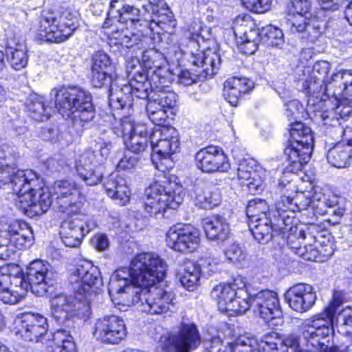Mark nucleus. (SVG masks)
<instances>
[{
  "label": "nucleus",
  "mask_w": 352,
  "mask_h": 352,
  "mask_svg": "<svg viewBox=\"0 0 352 352\" xmlns=\"http://www.w3.org/2000/svg\"><path fill=\"white\" fill-rule=\"evenodd\" d=\"M12 242L16 245L17 249L30 247L34 242V233L32 228L28 225L15 236L10 238Z\"/></svg>",
  "instance_id": "47"
},
{
  "label": "nucleus",
  "mask_w": 352,
  "mask_h": 352,
  "mask_svg": "<svg viewBox=\"0 0 352 352\" xmlns=\"http://www.w3.org/2000/svg\"><path fill=\"white\" fill-rule=\"evenodd\" d=\"M245 283L243 278H234L232 283H220L212 288L211 297L218 304L219 309L223 310L226 305L240 293H245Z\"/></svg>",
  "instance_id": "27"
},
{
  "label": "nucleus",
  "mask_w": 352,
  "mask_h": 352,
  "mask_svg": "<svg viewBox=\"0 0 352 352\" xmlns=\"http://www.w3.org/2000/svg\"><path fill=\"white\" fill-rule=\"evenodd\" d=\"M282 233L283 234V237L285 239L287 245L301 239L303 241H307L309 247L311 248L312 243H315L316 241L315 235L309 228L307 231H305L291 224L287 226L286 232Z\"/></svg>",
  "instance_id": "42"
},
{
  "label": "nucleus",
  "mask_w": 352,
  "mask_h": 352,
  "mask_svg": "<svg viewBox=\"0 0 352 352\" xmlns=\"http://www.w3.org/2000/svg\"><path fill=\"white\" fill-rule=\"evenodd\" d=\"M198 41L192 38L187 44L188 52L192 54L191 63L197 69L201 78L212 77L217 74L221 65V56L215 50H208L206 52L199 50Z\"/></svg>",
  "instance_id": "14"
},
{
  "label": "nucleus",
  "mask_w": 352,
  "mask_h": 352,
  "mask_svg": "<svg viewBox=\"0 0 352 352\" xmlns=\"http://www.w3.org/2000/svg\"><path fill=\"white\" fill-rule=\"evenodd\" d=\"M120 129L126 147L131 153H140L148 146V132L144 125L135 124L131 117H124Z\"/></svg>",
  "instance_id": "18"
},
{
  "label": "nucleus",
  "mask_w": 352,
  "mask_h": 352,
  "mask_svg": "<svg viewBox=\"0 0 352 352\" xmlns=\"http://www.w3.org/2000/svg\"><path fill=\"white\" fill-rule=\"evenodd\" d=\"M219 259L207 258L201 260L199 264L188 261L184 269L177 274L181 285L188 291H194L198 286L200 276L206 278L217 272Z\"/></svg>",
  "instance_id": "12"
},
{
  "label": "nucleus",
  "mask_w": 352,
  "mask_h": 352,
  "mask_svg": "<svg viewBox=\"0 0 352 352\" xmlns=\"http://www.w3.org/2000/svg\"><path fill=\"white\" fill-rule=\"evenodd\" d=\"M26 274L31 283L32 292L38 296L48 292V285H52V280L57 275L47 262L41 260L31 262L26 269Z\"/></svg>",
  "instance_id": "16"
},
{
  "label": "nucleus",
  "mask_w": 352,
  "mask_h": 352,
  "mask_svg": "<svg viewBox=\"0 0 352 352\" xmlns=\"http://www.w3.org/2000/svg\"><path fill=\"white\" fill-rule=\"evenodd\" d=\"M27 225L28 223L22 220H11L7 223V227L5 230L1 232H6V236L12 238L18 232H21V230Z\"/></svg>",
  "instance_id": "62"
},
{
  "label": "nucleus",
  "mask_w": 352,
  "mask_h": 352,
  "mask_svg": "<svg viewBox=\"0 0 352 352\" xmlns=\"http://www.w3.org/2000/svg\"><path fill=\"white\" fill-rule=\"evenodd\" d=\"M196 205L204 209H212L221 200L218 189L214 186H205L195 189Z\"/></svg>",
  "instance_id": "37"
},
{
  "label": "nucleus",
  "mask_w": 352,
  "mask_h": 352,
  "mask_svg": "<svg viewBox=\"0 0 352 352\" xmlns=\"http://www.w3.org/2000/svg\"><path fill=\"white\" fill-rule=\"evenodd\" d=\"M197 74L199 72L195 67L190 68V70L183 71L179 76L180 82L184 85L195 83L201 79V76Z\"/></svg>",
  "instance_id": "59"
},
{
  "label": "nucleus",
  "mask_w": 352,
  "mask_h": 352,
  "mask_svg": "<svg viewBox=\"0 0 352 352\" xmlns=\"http://www.w3.org/2000/svg\"><path fill=\"white\" fill-rule=\"evenodd\" d=\"M78 26L76 11L72 8H63L58 19L52 16L42 17L40 34L53 43L66 41Z\"/></svg>",
  "instance_id": "10"
},
{
  "label": "nucleus",
  "mask_w": 352,
  "mask_h": 352,
  "mask_svg": "<svg viewBox=\"0 0 352 352\" xmlns=\"http://www.w3.org/2000/svg\"><path fill=\"white\" fill-rule=\"evenodd\" d=\"M54 192L63 212L76 213L84 199L75 182L58 180L54 184Z\"/></svg>",
  "instance_id": "17"
},
{
  "label": "nucleus",
  "mask_w": 352,
  "mask_h": 352,
  "mask_svg": "<svg viewBox=\"0 0 352 352\" xmlns=\"http://www.w3.org/2000/svg\"><path fill=\"white\" fill-rule=\"evenodd\" d=\"M6 52L10 64L14 69L21 70L27 66L28 56L26 47L23 45L16 43L14 47L10 43H8Z\"/></svg>",
  "instance_id": "40"
},
{
  "label": "nucleus",
  "mask_w": 352,
  "mask_h": 352,
  "mask_svg": "<svg viewBox=\"0 0 352 352\" xmlns=\"http://www.w3.org/2000/svg\"><path fill=\"white\" fill-rule=\"evenodd\" d=\"M198 229L190 224L177 223L166 233L167 245L177 252H192L198 246L200 238Z\"/></svg>",
  "instance_id": "13"
},
{
  "label": "nucleus",
  "mask_w": 352,
  "mask_h": 352,
  "mask_svg": "<svg viewBox=\"0 0 352 352\" xmlns=\"http://www.w3.org/2000/svg\"><path fill=\"white\" fill-rule=\"evenodd\" d=\"M131 2V0H129ZM148 12L153 14L152 21L162 30L175 25V20L172 11L164 0H138Z\"/></svg>",
  "instance_id": "26"
},
{
  "label": "nucleus",
  "mask_w": 352,
  "mask_h": 352,
  "mask_svg": "<svg viewBox=\"0 0 352 352\" xmlns=\"http://www.w3.org/2000/svg\"><path fill=\"white\" fill-rule=\"evenodd\" d=\"M246 214L249 220H256L260 217L271 215L270 206L265 199H253L248 202Z\"/></svg>",
  "instance_id": "43"
},
{
  "label": "nucleus",
  "mask_w": 352,
  "mask_h": 352,
  "mask_svg": "<svg viewBox=\"0 0 352 352\" xmlns=\"http://www.w3.org/2000/svg\"><path fill=\"white\" fill-rule=\"evenodd\" d=\"M290 138L284 149L287 160L295 168L300 169L308 163L313 151L311 129L300 122L290 124Z\"/></svg>",
  "instance_id": "9"
},
{
  "label": "nucleus",
  "mask_w": 352,
  "mask_h": 352,
  "mask_svg": "<svg viewBox=\"0 0 352 352\" xmlns=\"http://www.w3.org/2000/svg\"><path fill=\"white\" fill-rule=\"evenodd\" d=\"M76 167L79 177L87 185L94 186L101 182L102 177V167H98L97 169L80 164H77Z\"/></svg>",
  "instance_id": "44"
},
{
  "label": "nucleus",
  "mask_w": 352,
  "mask_h": 352,
  "mask_svg": "<svg viewBox=\"0 0 352 352\" xmlns=\"http://www.w3.org/2000/svg\"><path fill=\"white\" fill-rule=\"evenodd\" d=\"M93 335L101 342L116 344L125 338L126 331L122 318L114 315L105 316L96 320Z\"/></svg>",
  "instance_id": "15"
},
{
  "label": "nucleus",
  "mask_w": 352,
  "mask_h": 352,
  "mask_svg": "<svg viewBox=\"0 0 352 352\" xmlns=\"http://www.w3.org/2000/svg\"><path fill=\"white\" fill-rule=\"evenodd\" d=\"M114 71L98 70L91 71V82L94 87H102L112 82V74Z\"/></svg>",
  "instance_id": "56"
},
{
  "label": "nucleus",
  "mask_w": 352,
  "mask_h": 352,
  "mask_svg": "<svg viewBox=\"0 0 352 352\" xmlns=\"http://www.w3.org/2000/svg\"><path fill=\"white\" fill-rule=\"evenodd\" d=\"M226 82H227V86L245 93L249 91L252 88L251 81L246 78L232 77L228 78Z\"/></svg>",
  "instance_id": "57"
},
{
  "label": "nucleus",
  "mask_w": 352,
  "mask_h": 352,
  "mask_svg": "<svg viewBox=\"0 0 352 352\" xmlns=\"http://www.w3.org/2000/svg\"><path fill=\"white\" fill-rule=\"evenodd\" d=\"M50 302L52 318L58 324L66 328L73 327L71 319L76 310V298L65 294H58L51 298Z\"/></svg>",
  "instance_id": "22"
},
{
  "label": "nucleus",
  "mask_w": 352,
  "mask_h": 352,
  "mask_svg": "<svg viewBox=\"0 0 352 352\" xmlns=\"http://www.w3.org/2000/svg\"><path fill=\"white\" fill-rule=\"evenodd\" d=\"M104 160L97 149L87 151L80 156L78 164L86 165L88 167L97 168L102 167Z\"/></svg>",
  "instance_id": "51"
},
{
  "label": "nucleus",
  "mask_w": 352,
  "mask_h": 352,
  "mask_svg": "<svg viewBox=\"0 0 352 352\" xmlns=\"http://www.w3.org/2000/svg\"><path fill=\"white\" fill-rule=\"evenodd\" d=\"M21 328L19 330L25 340L43 342L47 331V319L39 314L31 313L23 316Z\"/></svg>",
  "instance_id": "25"
},
{
  "label": "nucleus",
  "mask_w": 352,
  "mask_h": 352,
  "mask_svg": "<svg viewBox=\"0 0 352 352\" xmlns=\"http://www.w3.org/2000/svg\"><path fill=\"white\" fill-rule=\"evenodd\" d=\"M252 11L261 13L268 10L270 8V0H250L244 3Z\"/></svg>",
  "instance_id": "63"
},
{
  "label": "nucleus",
  "mask_w": 352,
  "mask_h": 352,
  "mask_svg": "<svg viewBox=\"0 0 352 352\" xmlns=\"http://www.w3.org/2000/svg\"><path fill=\"white\" fill-rule=\"evenodd\" d=\"M335 247L333 241H327L324 246L315 245L314 248L311 247V251L316 252L314 258H309V261H323L330 258L334 253Z\"/></svg>",
  "instance_id": "55"
},
{
  "label": "nucleus",
  "mask_w": 352,
  "mask_h": 352,
  "mask_svg": "<svg viewBox=\"0 0 352 352\" xmlns=\"http://www.w3.org/2000/svg\"><path fill=\"white\" fill-rule=\"evenodd\" d=\"M225 256L232 262L239 261L244 258L243 252L239 244L233 243L228 247L225 250Z\"/></svg>",
  "instance_id": "60"
},
{
  "label": "nucleus",
  "mask_w": 352,
  "mask_h": 352,
  "mask_svg": "<svg viewBox=\"0 0 352 352\" xmlns=\"http://www.w3.org/2000/svg\"><path fill=\"white\" fill-rule=\"evenodd\" d=\"M25 107L32 119L43 122L49 118L48 106L45 105L43 97L36 94H30L26 99Z\"/></svg>",
  "instance_id": "38"
},
{
  "label": "nucleus",
  "mask_w": 352,
  "mask_h": 352,
  "mask_svg": "<svg viewBox=\"0 0 352 352\" xmlns=\"http://www.w3.org/2000/svg\"><path fill=\"white\" fill-rule=\"evenodd\" d=\"M251 164L254 162L248 160L240 162L237 168L238 179L250 190L257 191L261 188L263 181Z\"/></svg>",
  "instance_id": "34"
},
{
  "label": "nucleus",
  "mask_w": 352,
  "mask_h": 352,
  "mask_svg": "<svg viewBox=\"0 0 352 352\" xmlns=\"http://www.w3.org/2000/svg\"><path fill=\"white\" fill-rule=\"evenodd\" d=\"M331 64L325 60L316 63L309 79L304 86L309 93H319L324 87V93L327 96L337 97L343 94L352 95V72L340 70L333 73L330 78L328 74Z\"/></svg>",
  "instance_id": "5"
},
{
  "label": "nucleus",
  "mask_w": 352,
  "mask_h": 352,
  "mask_svg": "<svg viewBox=\"0 0 352 352\" xmlns=\"http://www.w3.org/2000/svg\"><path fill=\"white\" fill-rule=\"evenodd\" d=\"M296 198L294 199L287 196H281L280 199L276 203V212L278 214V221H281L282 224L287 227L291 224H294V214L296 210L306 209L309 205L310 201L307 199L305 204H298Z\"/></svg>",
  "instance_id": "30"
},
{
  "label": "nucleus",
  "mask_w": 352,
  "mask_h": 352,
  "mask_svg": "<svg viewBox=\"0 0 352 352\" xmlns=\"http://www.w3.org/2000/svg\"><path fill=\"white\" fill-rule=\"evenodd\" d=\"M129 25L135 28L141 25L139 8L129 0H111L107 17L102 25L105 34L110 40H115L116 45L142 49L144 37L130 31Z\"/></svg>",
  "instance_id": "3"
},
{
  "label": "nucleus",
  "mask_w": 352,
  "mask_h": 352,
  "mask_svg": "<svg viewBox=\"0 0 352 352\" xmlns=\"http://www.w3.org/2000/svg\"><path fill=\"white\" fill-rule=\"evenodd\" d=\"M147 114L149 120L158 126L149 138L153 151L152 160L157 157L166 159L179 149V133L173 127L161 126L168 118L166 111Z\"/></svg>",
  "instance_id": "6"
},
{
  "label": "nucleus",
  "mask_w": 352,
  "mask_h": 352,
  "mask_svg": "<svg viewBox=\"0 0 352 352\" xmlns=\"http://www.w3.org/2000/svg\"><path fill=\"white\" fill-rule=\"evenodd\" d=\"M7 233L5 232H0V259L8 260L13 256L16 250V245H14L9 237L6 236Z\"/></svg>",
  "instance_id": "54"
},
{
  "label": "nucleus",
  "mask_w": 352,
  "mask_h": 352,
  "mask_svg": "<svg viewBox=\"0 0 352 352\" xmlns=\"http://www.w3.org/2000/svg\"><path fill=\"white\" fill-rule=\"evenodd\" d=\"M114 71V66L109 56L103 52H96L92 58L91 71Z\"/></svg>",
  "instance_id": "50"
},
{
  "label": "nucleus",
  "mask_w": 352,
  "mask_h": 352,
  "mask_svg": "<svg viewBox=\"0 0 352 352\" xmlns=\"http://www.w3.org/2000/svg\"><path fill=\"white\" fill-rule=\"evenodd\" d=\"M275 223L270 225H261L260 226L254 224L249 227L254 238L261 243H266L274 236L273 233L279 231L285 232L287 227L278 221L277 218H274Z\"/></svg>",
  "instance_id": "36"
},
{
  "label": "nucleus",
  "mask_w": 352,
  "mask_h": 352,
  "mask_svg": "<svg viewBox=\"0 0 352 352\" xmlns=\"http://www.w3.org/2000/svg\"><path fill=\"white\" fill-rule=\"evenodd\" d=\"M133 95L135 96V92L131 90V87L129 85H123L121 87L114 88V85L111 84L109 90V104L112 109H122L131 105Z\"/></svg>",
  "instance_id": "35"
},
{
  "label": "nucleus",
  "mask_w": 352,
  "mask_h": 352,
  "mask_svg": "<svg viewBox=\"0 0 352 352\" xmlns=\"http://www.w3.org/2000/svg\"><path fill=\"white\" fill-rule=\"evenodd\" d=\"M104 186L107 195L112 199L120 200L122 204L129 201L130 192L123 177L112 173L105 180Z\"/></svg>",
  "instance_id": "31"
},
{
  "label": "nucleus",
  "mask_w": 352,
  "mask_h": 352,
  "mask_svg": "<svg viewBox=\"0 0 352 352\" xmlns=\"http://www.w3.org/2000/svg\"><path fill=\"white\" fill-rule=\"evenodd\" d=\"M175 194L173 199H155L143 197L144 208L150 216L161 214L166 208L177 209L183 202L185 192L182 185L176 182H169V191Z\"/></svg>",
  "instance_id": "23"
},
{
  "label": "nucleus",
  "mask_w": 352,
  "mask_h": 352,
  "mask_svg": "<svg viewBox=\"0 0 352 352\" xmlns=\"http://www.w3.org/2000/svg\"><path fill=\"white\" fill-rule=\"evenodd\" d=\"M302 336L307 342V350L311 352H352V344L343 350L329 347L322 340L329 335L331 329L340 334H352V307L338 310L334 302L323 313L306 319L303 322Z\"/></svg>",
  "instance_id": "2"
},
{
  "label": "nucleus",
  "mask_w": 352,
  "mask_h": 352,
  "mask_svg": "<svg viewBox=\"0 0 352 352\" xmlns=\"http://www.w3.org/2000/svg\"><path fill=\"white\" fill-rule=\"evenodd\" d=\"M166 272V263L153 253H142L131 261V267L117 270L109 283L110 296L118 294L128 306L142 312L162 315L173 307L174 294L155 287Z\"/></svg>",
  "instance_id": "1"
},
{
  "label": "nucleus",
  "mask_w": 352,
  "mask_h": 352,
  "mask_svg": "<svg viewBox=\"0 0 352 352\" xmlns=\"http://www.w3.org/2000/svg\"><path fill=\"white\" fill-rule=\"evenodd\" d=\"M139 162V158L134 153H126L120 160L117 168L122 170L135 168Z\"/></svg>",
  "instance_id": "58"
},
{
  "label": "nucleus",
  "mask_w": 352,
  "mask_h": 352,
  "mask_svg": "<svg viewBox=\"0 0 352 352\" xmlns=\"http://www.w3.org/2000/svg\"><path fill=\"white\" fill-rule=\"evenodd\" d=\"M226 345L219 338H213L210 342L208 352H232L231 342H226Z\"/></svg>",
  "instance_id": "64"
},
{
  "label": "nucleus",
  "mask_w": 352,
  "mask_h": 352,
  "mask_svg": "<svg viewBox=\"0 0 352 352\" xmlns=\"http://www.w3.org/2000/svg\"><path fill=\"white\" fill-rule=\"evenodd\" d=\"M203 227L208 239L212 241L226 240L230 234L229 223L221 216L208 217L203 220Z\"/></svg>",
  "instance_id": "28"
},
{
  "label": "nucleus",
  "mask_w": 352,
  "mask_h": 352,
  "mask_svg": "<svg viewBox=\"0 0 352 352\" xmlns=\"http://www.w3.org/2000/svg\"><path fill=\"white\" fill-rule=\"evenodd\" d=\"M310 8L309 0H292L285 28L292 34L313 43L320 35L321 31L318 20L310 18Z\"/></svg>",
  "instance_id": "7"
},
{
  "label": "nucleus",
  "mask_w": 352,
  "mask_h": 352,
  "mask_svg": "<svg viewBox=\"0 0 352 352\" xmlns=\"http://www.w3.org/2000/svg\"><path fill=\"white\" fill-rule=\"evenodd\" d=\"M80 219L65 220L60 226V238L65 246L78 247L84 236L93 228Z\"/></svg>",
  "instance_id": "24"
},
{
  "label": "nucleus",
  "mask_w": 352,
  "mask_h": 352,
  "mask_svg": "<svg viewBox=\"0 0 352 352\" xmlns=\"http://www.w3.org/2000/svg\"><path fill=\"white\" fill-rule=\"evenodd\" d=\"M196 325L182 322L177 331L171 332L163 341L162 352H190L200 344Z\"/></svg>",
  "instance_id": "11"
},
{
  "label": "nucleus",
  "mask_w": 352,
  "mask_h": 352,
  "mask_svg": "<svg viewBox=\"0 0 352 352\" xmlns=\"http://www.w3.org/2000/svg\"><path fill=\"white\" fill-rule=\"evenodd\" d=\"M138 69L137 71H130L129 73V76H131L129 80V85L131 87V90L135 92V96L138 98H148V94L147 92V89L148 85H151V78L150 81L148 82V75L142 69L138 63Z\"/></svg>",
  "instance_id": "39"
},
{
  "label": "nucleus",
  "mask_w": 352,
  "mask_h": 352,
  "mask_svg": "<svg viewBox=\"0 0 352 352\" xmlns=\"http://www.w3.org/2000/svg\"><path fill=\"white\" fill-rule=\"evenodd\" d=\"M241 294L242 293H240L232 298L222 311H232L237 314L245 313L250 308V296L247 300L245 298L241 297Z\"/></svg>",
  "instance_id": "48"
},
{
  "label": "nucleus",
  "mask_w": 352,
  "mask_h": 352,
  "mask_svg": "<svg viewBox=\"0 0 352 352\" xmlns=\"http://www.w3.org/2000/svg\"><path fill=\"white\" fill-rule=\"evenodd\" d=\"M263 34L267 38L268 45L279 47L284 43V36L282 30L274 26H267L263 30Z\"/></svg>",
  "instance_id": "52"
},
{
  "label": "nucleus",
  "mask_w": 352,
  "mask_h": 352,
  "mask_svg": "<svg viewBox=\"0 0 352 352\" xmlns=\"http://www.w3.org/2000/svg\"><path fill=\"white\" fill-rule=\"evenodd\" d=\"M17 267L12 265H4L0 267V299L3 302L4 293H10L11 272Z\"/></svg>",
  "instance_id": "49"
},
{
  "label": "nucleus",
  "mask_w": 352,
  "mask_h": 352,
  "mask_svg": "<svg viewBox=\"0 0 352 352\" xmlns=\"http://www.w3.org/2000/svg\"><path fill=\"white\" fill-rule=\"evenodd\" d=\"M250 307L265 320L278 317L280 314L279 300L276 292L261 290L250 294Z\"/></svg>",
  "instance_id": "21"
},
{
  "label": "nucleus",
  "mask_w": 352,
  "mask_h": 352,
  "mask_svg": "<svg viewBox=\"0 0 352 352\" xmlns=\"http://www.w3.org/2000/svg\"><path fill=\"white\" fill-rule=\"evenodd\" d=\"M285 297L289 307L300 314L309 311L317 299L314 287L306 283L293 285L286 292Z\"/></svg>",
  "instance_id": "19"
},
{
  "label": "nucleus",
  "mask_w": 352,
  "mask_h": 352,
  "mask_svg": "<svg viewBox=\"0 0 352 352\" xmlns=\"http://www.w3.org/2000/svg\"><path fill=\"white\" fill-rule=\"evenodd\" d=\"M69 283L76 298L85 302L91 301L102 286L99 269L86 260L80 261L72 270Z\"/></svg>",
  "instance_id": "8"
},
{
  "label": "nucleus",
  "mask_w": 352,
  "mask_h": 352,
  "mask_svg": "<svg viewBox=\"0 0 352 352\" xmlns=\"http://www.w3.org/2000/svg\"><path fill=\"white\" fill-rule=\"evenodd\" d=\"M351 157L352 155H351L350 150L342 142L337 143L330 148L327 155L329 163L337 168L345 167Z\"/></svg>",
  "instance_id": "41"
},
{
  "label": "nucleus",
  "mask_w": 352,
  "mask_h": 352,
  "mask_svg": "<svg viewBox=\"0 0 352 352\" xmlns=\"http://www.w3.org/2000/svg\"><path fill=\"white\" fill-rule=\"evenodd\" d=\"M69 329L60 328L48 336L46 344L50 352H76V344Z\"/></svg>",
  "instance_id": "29"
},
{
  "label": "nucleus",
  "mask_w": 352,
  "mask_h": 352,
  "mask_svg": "<svg viewBox=\"0 0 352 352\" xmlns=\"http://www.w3.org/2000/svg\"><path fill=\"white\" fill-rule=\"evenodd\" d=\"M223 93L225 98L232 106H236L239 100L243 94H245L243 91L232 89V87L227 86V82L224 83Z\"/></svg>",
  "instance_id": "61"
},
{
  "label": "nucleus",
  "mask_w": 352,
  "mask_h": 352,
  "mask_svg": "<svg viewBox=\"0 0 352 352\" xmlns=\"http://www.w3.org/2000/svg\"><path fill=\"white\" fill-rule=\"evenodd\" d=\"M169 191V184L167 186L162 185L160 182H155L146 188L144 197L155 198V199H173L175 194Z\"/></svg>",
  "instance_id": "45"
},
{
  "label": "nucleus",
  "mask_w": 352,
  "mask_h": 352,
  "mask_svg": "<svg viewBox=\"0 0 352 352\" xmlns=\"http://www.w3.org/2000/svg\"><path fill=\"white\" fill-rule=\"evenodd\" d=\"M52 92H55V107L59 114L71 119L77 133L82 132L96 116L91 94L75 86L54 89Z\"/></svg>",
  "instance_id": "4"
},
{
  "label": "nucleus",
  "mask_w": 352,
  "mask_h": 352,
  "mask_svg": "<svg viewBox=\"0 0 352 352\" xmlns=\"http://www.w3.org/2000/svg\"><path fill=\"white\" fill-rule=\"evenodd\" d=\"M287 246L295 254L307 261L309 258H314L316 252L315 251L311 252L307 241H303L301 239L290 243Z\"/></svg>",
  "instance_id": "53"
},
{
  "label": "nucleus",
  "mask_w": 352,
  "mask_h": 352,
  "mask_svg": "<svg viewBox=\"0 0 352 352\" xmlns=\"http://www.w3.org/2000/svg\"><path fill=\"white\" fill-rule=\"evenodd\" d=\"M166 81L164 78H160V76L155 72L151 76V86L154 89V94L162 102L166 109H170L175 107L177 102V95L168 87L162 85Z\"/></svg>",
  "instance_id": "33"
},
{
  "label": "nucleus",
  "mask_w": 352,
  "mask_h": 352,
  "mask_svg": "<svg viewBox=\"0 0 352 352\" xmlns=\"http://www.w3.org/2000/svg\"><path fill=\"white\" fill-rule=\"evenodd\" d=\"M232 352H261L256 340L246 336H240L231 342Z\"/></svg>",
  "instance_id": "46"
},
{
  "label": "nucleus",
  "mask_w": 352,
  "mask_h": 352,
  "mask_svg": "<svg viewBox=\"0 0 352 352\" xmlns=\"http://www.w3.org/2000/svg\"><path fill=\"white\" fill-rule=\"evenodd\" d=\"M197 168L205 173L227 172L230 164L223 151L216 146L201 149L195 155Z\"/></svg>",
  "instance_id": "20"
},
{
  "label": "nucleus",
  "mask_w": 352,
  "mask_h": 352,
  "mask_svg": "<svg viewBox=\"0 0 352 352\" xmlns=\"http://www.w3.org/2000/svg\"><path fill=\"white\" fill-rule=\"evenodd\" d=\"M31 283L27 278V274H17L12 276L10 293L6 292L3 296V302L6 304H16L27 294Z\"/></svg>",
  "instance_id": "32"
}]
</instances>
